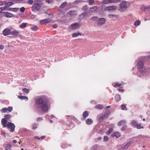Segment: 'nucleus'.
Masks as SVG:
<instances>
[{"label": "nucleus", "mask_w": 150, "mask_h": 150, "mask_svg": "<svg viewBox=\"0 0 150 150\" xmlns=\"http://www.w3.org/2000/svg\"><path fill=\"white\" fill-rule=\"evenodd\" d=\"M150 9V5L146 7H144V11H145L146 10H149Z\"/></svg>", "instance_id": "nucleus-55"}, {"label": "nucleus", "mask_w": 150, "mask_h": 150, "mask_svg": "<svg viewBox=\"0 0 150 150\" xmlns=\"http://www.w3.org/2000/svg\"><path fill=\"white\" fill-rule=\"evenodd\" d=\"M34 138L35 139H38V140H40V138L39 137H38V136H35L34 137Z\"/></svg>", "instance_id": "nucleus-62"}, {"label": "nucleus", "mask_w": 150, "mask_h": 150, "mask_svg": "<svg viewBox=\"0 0 150 150\" xmlns=\"http://www.w3.org/2000/svg\"><path fill=\"white\" fill-rule=\"evenodd\" d=\"M121 107H122V110H126L125 109V108H126V106L125 105H121Z\"/></svg>", "instance_id": "nucleus-53"}, {"label": "nucleus", "mask_w": 150, "mask_h": 150, "mask_svg": "<svg viewBox=\"0 0 150 150\" xmlns=\"http://www.w3.org/2000/svg\"><path fill=\"white\" fill-rule=\"evenodd\" d=\"M89 113L88 111H84L83 114V117L85 119L88 115Z\"/></svg>", "instance_id": "nucleus-20"}, {"label": "nucleus", "mask_w": 150, "mask_h": 150, "mask_svg": "<svg viewBox=\"0 0 150 150\" xmlns=\"http://www.w3.org/2000/svg\"><path fill=\"white\" fill-rule=\"evenodd\" d=\"M42 120V118L41 117H38L37 118V120L38 121H40Z\"/></svg>", "instance_id": "nucleus-59"}, {"label": "nucleus", "mask_w": 150, "mask_h": 150, "mask_svg": "<svg viewBox=\"0 0 150 150\" xmlns=\"http://www.w3.org/2000/svg\"><path fill=\"white\" fill-rule=\"evenodd\" d=\"M98 8L97 6H93L90 8V11L92 12L95 11Z\"/></svg>", "instance_id": "nucleus-23"}, {"label": "nucleus", "mask_w": 150, "mask_h": 150, "mask_svg": "<svg viewBox=\"0 0 150 150\" xmlns=\"http://www.w3.org/2000/svg\"><path fill=\"white\" fill-rule=\"evenodd\" d=\"M67 4V2H64L62 4L60 7L62 8H64L66 6Z\"/></svg>", "instance_id": "nucleus-33"}, {"label": "nucleus", "mask_w": 150, "mask_h": 150, "mask_svg": "<svg viewBox=\"0 0 150 150\" xmlns=\"http://www.w3.org/2000/svg\"><path fill=\"white\" fill-rule=\"evenodd\" d=\"M6 17L8 18L13 17L14 16V15L9 13H6L5 14Z\"/></svg>", "instance_id": "nucleus-21"}, {"label": "nucleus", "mask_w": 150, "mask_h": 150, "mask_svg": "<svg viewBox=\"0 0 150 150\" xmlns=\"http://www.w3.org/2000/svg\"><path fill=\"white\" fill-rule=\"evenodd\" d=\"M121 0H103L101 2V4L104 5L109 3H116L120 2Z\"/></svg>", "instance_id": "nucleus-5"}, {"label": "nucleus", "mask_w": 150, "mask_h": 150, "mask_svg": "<svg viewBox=\"0 0 150 150\" xmlns=\"http://www.w3.org/2000/svg\"><path fill=\"white\" fill-rule=\"evenodd\" d=\"M25 10V8L24 7H22L20 9V11L21 12H24Z\"/></svg>", "instance_id": "nucleus-51"}, {"label": "nucleus", "mask_w": 150, "mask_h": 150, "mask_svg": "<svg viewBox=\"0 0 150 150\" xmlns=\"http://www.w3.org/2000/svg\"><path fill=\"white\" fill-rule=\"evenodd\" d=\"M105 19L104 18H100L99 19L98 22V24L99 25H102L105 24Z\"/></svg>", "instance_id": "nucleus-12"}, {"label": "nucleus", "mask_w": 150, "mask_h": 150, "mask_svg": "<svg viewBox=\"0 0 150 150\" xmlns=\"http://www.w3.org/2000/svg\"><path fill=\"white\" fill-rule=\"evenodd\" d=\"M108 115L105 114V115H102L100 117V119L101 120H103L105 118H107L108 117Z\"/></svg>", "instance_id": "nucleus-30"}, {"label": "nucleus", "mask_w": 150, "mask_h": 150, "mask_svg": "<svg viewBox=\"0 0 150 150\" xmlns=\"http://www.w3.org/2000/svg\"><path fill=\"white\" fill-rule=\"evenodd\" d=\"M108 17L110 18H118L119 16L116 14H108Z\"/></svg>", "instance_id": "nucleus-16"}, {"label": "nucleus", "mask_w": 150, "mask_h": 150, "mask_svg": "<svg viewBox=\"0 0 150 150\" xmlns=\"http://www.w3.org/2000/svg\"><path fill=\"white\" fill-rule=\"evenodd\" d=\"M79 35H81V34L79 33H74L72 34V36L73 37H77Z\"/></svg>", "instance_id": "nucleus-27"}, {"label": "nucleus", "mask_w": 150, "mask_h": 150, "mask_svg": "<svg viewBox=\"0 0 150 150\" xmlns=\"http://www.w3.org/2000/svg\"><path fill=\"white\" fill-rule=\"evenodd\" d=\"M76 14V11H70L68 12L67 14V16H70L75 15Z\"/></svg>", "instance_id": "nucleus-13"}, {"label": "nucleus", "mask_w": 150, "mask_h": 150, "mask_svg": "<svg viewBox=\"0 0 150 150\" xmlns=\"http://www.w3.org/2000/svg\"><path fill=\"white\" fill-rule=\"evenodd\" d=\"M117 9V6H112L105 7L104 10L106 11H115Z\"/></svg>", "instance_id": "nucleus-8"}, {"label": "nucleus", "mask_w": 150, "mask_h": 150, "mask_svg": "<svg viewBox=\"0 0 150 150\" xmlns=\"http://www.w3.org/2000/svg\"><path fill=\"white\" fill-rule=\"evenodd\" d=\"M119 91L121 92H123L124 91V90L123 89H121L120 88L118 89Z\"/></svg>", "instance_id": "nucleus-60"}, {"label": "nucleus", "mask_w": 150, "mask_h": 150, "mask_svg": "<svg viewBox=\"0 0 150 150\" xmlns=\"http://www.w3.org/2000/svg\"><path fill=\"white\" fill-rule=\"evenodd\" d=\"M79 26V24L76 23H75L72 24L69 26V28L71 30H74L75 28H78Z\"/></svg>", "instance_id": "nucleus-10"}, {"label": "nucleus", "mask_w": 150, "mask_h": 150, "mask_svg": "<svg viewBox=\"0 0 150 150\" xmlns=\"http://www.w3.org/2000/svg\"><path fill=\"white\" fill-rule=\"evenodd\" d=\"M81 2V0H76L74 2V4H77L79 3H80Z\"/></svg>", "instance_id": "nucleus-49"}, {"label": "nucleus", "mask_w": 150, "mask_h": 150, "mask_svg": "<svg viewBox=\"0 0 150 150\" xmlns=\"http://www.w3.org/2000/svg\"><path fill=\"white\" fill-rule=\"evenodd\" d=\"M95 108L99 110H101L103 108V106L102 105L98 104L96 105Z\"/></svg>", "instance_id": "nucleus-31"}, {"label": "nucleus", "mask_w": 150, "mask_h": 150, "mask_svg": "<svg viewBox=\"0 0 150 150\" xmlns=\"http://www.w3.org/2000/svg\"><path fill=\"white\" fill-rule=\"evenodd\" d=\"M5 2L2 1H0V5H5Z\"/></svg>", "instance_id": "nucleus-57"}, {"label": "nucleus", "mask_w": 150, "mask_h": 150, "mask_svg": "<svg viewBox=\"0 0 150 150\" xmlns=\"http://www.w3.org/2000/svg\"><path fill=\"white\" fill-rule=\"evenodd\" d=\"M62 148L63 149L67 147L66 144H63L62 146Z\"/></svg>", "instance_id": "nucleus-58"}, {"label": "nucleus", "mask_w": 150, "mask_h": 150, "mask_svg": "<svg viewBox=\"0 0 150 150\" xmlns=\"http://www.w3.org/2000/svg\"><path fill=\"white\" fill-rule=\"evenodd\" d=\"M140 24V22L139 20L136 21H135L134 25L136 26L139 25Z\"/></svg>", "instance_id": "nucleus-38"}, {"label": "nucleus", "mask_w": 150, "mask_h": 150, "mask_svg": "<svg viewBox=\"0 0 150 150\" xmlns=\"http://www.w3.org/2000/svg\"><path fill=\"white\" fill-rule=\"evenodd\" d=\"M86 16V13L85 12H84L80 15V17L82 19H84L85 18Z\"/></svg>", "instance_id": "nucleus-28"}, {"label": "nucleus", "mask_w": 150, "mask_h": 150, "mask_svg": "<svg viewBox=\"0 0 150 150\" xmlns=\"http://www.w3.org/2000/svg\"><path fill=\"white\" fill-rule=\"evenodd\" d=\"M104 141L107 142L109 138L107 136H104L103 137Z\"/></svg>", "instance_id": "nucleus-44"}, {"label": "nucleus", "mask_w": 150, "mask_h": 150, "mask_svg": "<svg viewBox=\"0 0 150 150\" xmlns=\"http://www.w3.org/2000/svg\"><path fill=\"white\" fill-rule=\"evenodd\" d=\"M54 0H46V2L49 4H52L53 1Z\"/></svg>", "instance_id": "nucleus-46"}, {"label": "nucleus", "mask_w": 150, "mask_h": 150, "mask_svg": "<svg viewBox=\"0 0 150 150\" xmlns=\"http://www.w3.org/2000/svg\"><path fill=\"white\" fill-rule=\"evenodd\" d=\"M98 18V17H97L94 16L91 18V19L92 21H95Z\"/></svg>", "instance_id": "nucleus-50"}, {"label": "nucleus", "mask_w": 150, "mask_h": 150, "mask_svg": "<svg viewBox=\"0 0 150 150\" xmlns=\"http://www.w3.org/2000/svg\"><path fill=\"white\" fill-rule=\"evenodd\" d=\"M37 107L41 109L44 112H47L50 106L47 104V100L45 98H39L37 99L36 101Z\"/></svg>", "instance_id": "nucleus-1"}, {"label": "nucleus", "mask_w": 150, "mask_h": 150, "mask_svg": "<svg viewBox=\"0 0 150 150\" xmlns=\"http://www.w3.org/2000/svg\"><path fill=\"white\" fill-rule=\"evenodd\" d=\"M126 123V122L125 120H122L120 121L118 123L119 126L125 125Z\"/></svg>", "instance_id": "nucleus-18"}, {"label": "nucleus", "mask_w": 150, "mask_h": 150, "mask_svg": "<svg viewBox=\"0 0 150 150\" xmlns=\"http://www.w3.org/2000/svg\"><path fill=\"white\" fill-rule=\"evenodd\" d=\"M11 117V115H6L4 116V118L5 119L8 120Z\"/></svg>", "instance_id": "nucleus-34"}, {"label": "nucleus", "mask_w": 150, "mask_h": 150, "mask_svg": "<svg viewBox=\"0 0 150 150\" xmlns=\"http://www.w3.org/2000/svg\"><path fill=\"white\" fill-rule=\"evenodd\" d=\"M18 97L20 99H28V97L25 96H18Z\"/></svg>", "instance_id": "nucleus-37"}, {"label": "nucleus", "mask_w": 150, "mask_h": 150, "mask_svg": "<svg viewBox=\"0 0 150 150\" xmlns=\"http://www.w3.org/2000/svg\"><path fill=\"white\" fill-rule=\"evenodd\" d=\"M26 23H23L20 25L19 27L21 28H24L26 26Z\"/></svg>", "instance_id": "nucleus-25"}, {"label": "nucleus", "mask_w": 150, "mask_h": 150, "mask_svg": "<svg viewBox=\"0 0 150 150\" xmlns=\"http://www.w3.org/2000/svg\"><path fill=\"white\" fill-rule=\"evenodd\" d=\"M19 32L16 30H13L11 32V34L13 36H17L18 35Z\"/></svg>", "instance_id": "nucleus-14"}, {"label": "nucleus", "mask_w": 150, "mask_h": 150, "mask_svg": "<svg viewBox=\"0 0 150 150\" xmlns=\"http://www.w3.org/2000/svg\"><path fill=\"white\" fill-rule=\"evenodd\" d=\"M37 125L35 124H33V129H35L37 128Z\"/></svg>", "instance_id": "nucleus-52"}, {"label": "nucleus", "mask_w": 150, "mask_h": 150, "mask_svg": "<svg viewBox=\"0 0 150 150\" xmlns=\"http://www.w3.org/2000/svg\"><path fill=\"white\" fill-rule=\"evenodd\" d=\"M89 4L92 5L94 2V0H87Z\"/></svg>", "instance_id": "nucleus-39"}, {"label": "nucleus", "mask_w": 150, "mask_h": 150, "mask_svg": "<svg viewBox=\"0 0 150 150\" xmlns=\"http://www.w3.org/2000/svg\"><path fill=\"white\" fill-rule=\"evenodd\" d=\"M131 142L130 141L128 142L124 146V149H127L128 146L130 145V144H131Z\"/></svg>", "instance_id": "nucleus-32"}, {"label": "nucleus", "mask_w": 150, "mask_h": 150, "mask_svg": "<svg viewBox=\"0 0 150 150\" xmlns=\"http://www.w3.org/2000/svg\"><path fill=\"white\" fill-rule=\"evenodd\" d=\"M88 8V6H85L83 7L82 10L83 11H86Z\"/></svg>", "instance_id": "nucleus-45"}, {"label": "nucleus", "mask_w": 150, "mask_h": 150, "mask_svg": "<svg viewBox=\"0 0 150 150\" xmlns=\"http://www.w3.org/2000/svg\"><path fill=\"white\" fill-rule=\"evenodd\" d=\"M31 28L32 30L36 31L38 29V27L37 26L34 25L31 27Z\"/></svg>", "instance_id": "nucleus-26"}, {"label": "nucleus", "mask_w": 150, "mask_h": 150, "mask_svg": "<svg viewBox=\"0 0 150 150\" xmlns=\"http://www.w3.org/2000/svg\"><path fill=\"white\" fill-rule=\"evenodd\" d=\"M11 144H8L6 146V150H11Z\"/></svg>", "instance_id": "nucleus-35"}, {"label": "nucleus", "mask_w": 150, "mask_h": 150, "mask_svg": "<svg viewBox=\"0 0 150 150\" xmlns=\"http://www.w3.org/2000/svg\"><path fill=\"white\" fill-rule=\"evenodd\" d=\"M3 35L4 36H7L11 33L10 30L8 28H6L2 31Z\"/></svg>", "instance_id": "nucleus-9"}, {"label": "nucleus", "mask_w": 150, "mask_h": 150, "mask_svg": "<svg viewBox=\"0 0 150 150\" xmlns=\"http://www.w3.org/2000/svg\"><path fill=\"white\" fill-rule=\"evenodd\" d=\"M112 137H116L117 138H118L120 137V134L119 132H115L112 134L111 135Z\"/></svg>", "instance_id": "nucleus-17"}, {"label": "nucleus", "mask_w": 150, "mask_h": 150, "mask_svg": "<svg viewBox=\"0 0 150 150\" xmlns=\"http://www.w3.org/2000/svg\"><path fill=\"white\" fill-rule=\"evenodd\" d=\"M6 127L8 129H11L10 131L11 132H13L15 130V126L13 123L9 122L7 124Z\"/></svg>", "instance_id": "nucleus-6"}, {"label": "nucleus", "mask_w": 150, "mask_h": 150, "mask_svg": "<svg viewBox=\"0 0 150 150\" xmlns=\"http://www.w3.org/2000/svg\"><path fill=\"white\" fill-rule=\"evenodd\" d=\"M126 128L127 127L126 126H124L122 127L121 130L122 131H124L126 129Z\"/></svg>", "instance_id": "nucleus-56"}, {"label": "nucleus", "mask_w": 150, "mask_h": 150, "mask_svg": "<svg viewBox=\"0 0 150 150\" xmlns=\"http://www.w3.org/2000/svg\"><path fill=\"white\" fill-rule=\"evenodd\" d=\"M11 10L12 11H16L18 10V8H12Z\"/></svg>", "instance_id": "nucleus-54"}, {"label": "nucleus", "mask_w": 150, "mask_h": 150, "mask_svg": "<svg viewBox=\"0 0 150 150\" xmlns=\"http://www.w3.org/2000/svg\"><path fill=\"white\" fill-rule=\"evenodd\" d=\"M22 90L25 93H28L29 92V90L28 89L25 88L23 89Z\"/></svg>", "instance_id": "nucleus-47"}, {"label": "nucleus", "mask_w": 150, "mask_h": 150, "mask_svg": "<svg viewBox=\"0 0 150 150\" xmlns=\"http://www.w3.org/2000/svg\"><path fill=\"white\" fill-rule=\"evenodd\" d=\"M130 5V2L125 1H122L119 5V10L121 12L124 11L129 7Z\"/></svg>", "instance_id": "nucleus-3"}, {"label": "nucleus", "mask_w": 150, "mask_h": 150, "mask_svg": "<svg viewBox=\"0 0 150 150\" xmlns=\"http://www.w3.org/2000/svg\"><path fill=\"white\" fill-rule=\"evenodd\" d=\"M4 48V46L3 45H0V49H3Z\"/></svg>", "instance_id": "nucleus-63"}, {"label": "nucleus", "mask_w": 150, "mask_h": 150, "mask_svg": "<svg viewBox=\"0 0 150 150\" xmlns=\"http://www.w3.org/2000/svg\"><path fill=\"white\" fill-rule=\"evenodd\" d=\"M13 110L12 107H9L8 108H4L1 109L0 110L1 112L2 113L8 112H11Z\"/></svg>", "instance_id": "nucleus-7"}, {"label": "nucleus", "mask_w": 150, "mask_h": 150, "mask_svg": "<svg viewBox=\"0 0 150 150\" xmlns=\"http://www.w3.org/2000/svg\"><path fill=\"white\" fill-rule=\"evenodd\" d=\"M109 108L110 106H109L108 107H106L105 109V111L106 113V114L108 115L110 113V110L109 109Z\"/></svg>", "instance_id": "nucleus-24"}, {"label": "nucleus", "mask_w": 150, "mask_h": 150, "mask_svg": "<svg viewBox=\"0 0 150 150\" xmlns=\"http://www.w3.org/2000/svg\"><path fill=\"white\" fill-rule=\"evenodd\" d=\"M89 16L88 15V14H87L86 13V16L85 17V18L86 19H87V18H89Z\"/></svg>", "instance_id": "nucleus-64"}, {"label": "nucleus", "mask_w": 150, "mask_h": 150, "mask_svg": "<svg viewBox=\"0 0 150 150\" xmlns=\"http://www.w3.org/2000/svg\"><path fill=\"white\" fill-rule=\"evenodd\" d=\"M137 68L139 70V76L141 77L145 76L148 74L144 66V62L143 61L139 60L137 62Z\"/></svg>", "instance_id": "nucleus-2"}, {"label": "nucleus", "mask_w": 150, "mask_h": 150, "mask_svg": "<svg viewBox=\"0 0 150 150\" xmlns=\"http://www.w3.org/2000/svg\"><path fill=\"white\" fill-rule=\"evenodd\" d=\"M5 8L3 7H1L0 8V13H4V12L3 11L5 10Z\"/></svg>", "instance_id": "nucleus-41"}, {"label": "nucleus", "mask_w": 150, "mask_h": 150, "mask_svg": "<svg viewBox=\"0 0 150 150\" xmlns=\"http://www.w3.org/2000/svg\"><path fill=\"white\" fill-rule=\"evenodd\" d=\"M27 3L30 4H32L33 2V0H29L27 1Z\"/></svg>", "instance_id": "nucleus-48"}, {"label": "nucleus", "mask_w": 150, "mask_h": 150, "mask_svg": "<svg viewBox=\"0 0 150 150\" xmlns=\"http://www.w3.org/2000/svg\"><path fill=\"white\" fill-rule=\"evenodd\" d=\"M57 26V25L56 24L54 25H53V28H56Z\"/></svg>", "instance_id": "nucleus-61"}, {"label": "nucleus", "mask_w": 150, "mask_h": 150, "mask_svg": "<svg viewBox=\"0 0 150 150\" xmlns=\"http://www.w3.org/2000/svg\"><path fill=\"white\" fill-rule=\"evenodd\" d=\"M113 129L112 128L110 129L107 132L106 134L108 135H109L111 132L112 131Z\"/></svg>", "instance_id": "nucleus-43"}, {"label": "nucleus", "mask_w": 150, "mask_h": 150, "mask_svg": "<svg viewBox=\"0 0 150 150\" xmlns=\"http://www.w3.org/2000/svg\"><path fill=\"white\" fill-rule=\"evenodd\" d=\"M122 85V84L120 83H115V85L114 86V87H116L117 86L118 87H120Z\"/></svg>", "instance_id": "nucleus-42"}, {"label": "nucleus", "mask_w": 150, "mask_h": 150, "mask_svg": "<svg viewBox=\"0 0 150 150\" xmlns=\"http://www.w3.org/2000/svg\"><path fill=\"white\" fill-rule=\"evenodd\" d=\"M51 20L50 18H47L45 19L40 21V24H47L48 22L51 21Z\"/></svg>", "instance_id": "nucleus-11"}, {"label": "nucleus", "mask_w": 150, "mask_h": 150, "mask_svg": "<svg viewBox=\"0 0 150 150\" xmlns=\"http://www.w3.org/2000/svg\"><path fill=\"white\" fill-rule=\"evenodd\" d=\"M115 99L117 101H120L121 99L120 96L118 94L116 95L115 96Z\"/></svg>", "instance_id": "nucleus-22"}, {"label": "nucleus", "mask_w": 150, "mask_h": 150, "mask_svg": "<svg viewBox=\"0 0 150 150\" xmlns=\"http://www.w3.org/2000/svg\"><path fill=\"white\" fill-rule=\"evenodd\" d=\"M13 4V3L12 2H9L7 3L6 4L5 6L6 7H8L12 6Z\"/></svg>", "instance_id": "nucleus-36"}, {"label": "nucleus", "mask_w": 150, "mask_h": 150, "mask_svg": "<svg viewBox=\"0 0 150 150\" xmlns=\"http://www.w3.org/2000/svg\"><path fill=\"white\" fill-rule=\"evenodd\" d=\"M41 2L40 0H35L32 7V10L34 11L36 10L37 11H39L41 8Z\"/></svg>", "instance_id": "nucleus-4"}, {"label": "nucleus", "mask_w": 150, "mask_h": 150, "mask_svg": "<svg viewBox=\"0 0 150 150\" xmlns=\"http://www.w3.org/2000/svg\"><path fill=\"white\" fill-rule=\"evenodd\" d=\"M136 127L138 129H140L141 128L142 129L144 128V127L143 126H142L141 125H137L136 126Z\"/></svg>", "instance_id": "nucleus-40"}, {"label": "nucleus", "mask_w": 150, "mask_h": 150, "mask_svg": "<svg viewBox=\"0 0 150 150\" xmlns=\"http://www.w3.org/2000/svg\"><path fill=\"white\" fill-rule=\"evenodd\" d=\"M137 121H136V120H133L132 121L131 124L134 127H135L137 125Z\"/></svg>", "instance_id": "nucleus-29"}, {"label": "nucleus", "mask_w": 150, "mask_h": 150, "mask_svg": "<svg viewBox=\"0 0 150 150\" xmlns=\"http://www.w3.org/2000/svg\"><path fill=\"white\" fill-rule=\"evenodd\" d=\"M86 122L87 125H90L93 123V121L91 119L88 118L86 120Z\"/></svg>", "instance_id": "nucleus-19"}, {"label": "nucleus", "mask_w": 150, "mask_h": 150, "mask_svg": "<svg viewBox=\"0 0 150 150\" xmlns=\"http://www.w3.org/2000/svg\"><path fill=\"white\" fill-rule=\"evenodd\" d=\"M7 121L5 119L3 118L1 120V124L4 127H6L7 126Z\"/></svg>", "instance_id": "nucleus-15"}]
</instances>
